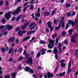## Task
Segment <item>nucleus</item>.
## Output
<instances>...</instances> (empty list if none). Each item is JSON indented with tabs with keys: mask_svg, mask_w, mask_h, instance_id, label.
Segmentation results:
<instances>
[{
	"mask_svg": "<svg viewBox=\"0 0 78 78\" xmlns=\"http://www.w3.org/2000/svg\"><path fill=\"white\" fill-rule=\"evenodd\" d=\"M19 11H20V7L17 8L16 10H14L11 12H9L5 15V17L6 19H9L11 17V13L13 16L16 15V14H18L19 13Z\"/></svg>",
	"mask_w": 78,
	"mask_h": 78,
	"instance_id": "1",
	"label": "nucleus"
},
{
	"mask_svg": "<svg viewBox=\"0 0 78 78\" xmlns=\"http://www.w3.org/2000/svg\"><path fill=\"white\" fill-rule=\"evenodd\" d=\"M68 23H66V30L68 29V28H69V24L70 25L72 24V27H73V26H74V25L75 24V23H74V22L72 20H68Z\"/></svg>",
	"mask_w": 78,
	"mask_h": 78,
	"instance_id": "2",
	"label": "nucleus"
},
{
	"mask_svg": "<svg viewBox=\"0 0 78 78\" xmlns=\"http://www.w3.org/2000/svg\"><path fill=\"white\" fill-rule=\"evenodd\" d=\"M53 53L55 55V57L56 59H58V51L57 48L54 47V48Z\"/></svg>",
	"mask_w": 78,
	"mask_h": 78,
	"instance_id": "3",
	"label": "nucleus"
},
{
	"mask_svg": "<svg viewBox=\"0 0 78 78\" xmlns=\"http://www.w3.org/2000/svg\"><path fill=\"white\" fill-rule=\"evenodd\" d=\"M76 39V35H73L72 37V38L71 39V41L72 42L76 43V41H75V39Z\"/></svg>",
	"mask_w": 78,
	"mask_h": 78,
	"instance_id": "4",
	"label": "nucleus"
},
{
	"mask_svg": "<svg viewBox=\"0 0 78 78\" xmlns=\"http://www.w3.org/2000/svg\"><path fill=\"white\" fill-rule=\"evenodd\" d=\"M26 63L27 64H30V65H32L33 64V60L31 57L27 58V60L26 61Z\"/></svg>",
	"mask_w": 78,
	"mask_h": 78,
	"instance_id": "5",
	"label": "nucleus"
},
{
	"mask_svg": "<svg viewBox=\"0 0 78 78\" xmlns=\"http://www.w3.org/2000/svg\"><path fill=\"white\" fill-rule=\"evenodd\" d=\"M25 71H27V72H29L30 71V72L31 73H34V71L33 70V69H31L30 68L26 66V69H24Z\"/></svg>",
	"mask_w": 78,
	"mask_h": 78,
	"instance_id": "6",
	"label": "nucleus"
},
{
	"mask_svg": "<svg viewBox=\"0 0 78 78\" xmlns=\"http://www.w3.org/2000/svg\"><path fill=\"white\" fill-rule=\"evenodd\" d=\"M34 25H35V23H32L30 24V30H33V29L35 28V27L34 26Z\"/></svg>",
	"mask_w": 78,
	"mask_h": 78,
	"instance_id": "7",
	"label": "nucleus"
},
{
	"mask_svg": "<svg viewBox=\"0 0 78 78\" xmlns=\"http://www.w3.org/2000/svg\"><path fill=\"white\" fill-rule=\"evenodd\" d=\"M48 78H51V77L53 78V75L52 73H51L50 72H48L47 73Z\"/></svg>",
	"mask_w": 78,
	"mask_h": 78,
	"instance_id": "8",
	"label": "nucleus"
},
{
	"mask_svg": "<svg viewBox=\"0 0 78 78\" xmlns=\"http://www.w3.org/2000/svg\"><path fill=\"white\" fill-rule=\"evenodd\" d=\"M41 10L40 9V8H38V10L37 11V12L36 14V16L37 17H40L41 16V14H40V11Z\"/></svg>",
	"mask_w": 78,
	"mask_h": 78,
	"instance_id": "9",
	"label": "nucleus"
},
{
	"mask_svg": "<svg viewBox=\"0 0 78 78\" xmlns=\"http://www.w3.org/2000/svg\"><path fill=\"white\" fill-rule=\"evenodd\" d=\"M48 41H49L50 44H52V45H54V44H55V40L49 39H48Z\"/></svg>",
	"mask_w": 78,
	"mask_h": 78,
	"instance_id": "10",
	"label": "nucleus"
},
{
	"mask_svg": "<svg viewBox=\"0 0 78 78\" xmlns=\"http://www.w3.org/2000/svg\"><path fill=\"white\" fill-rule=\"evenodd\" d=\"M47 50L43 48L42 50H41V51L42 52L41 55H44L45 53V51H46Z\"/></svg>",
	"mask_w": 78,
	"mask_h": 78,
	"instance_id": "11",
	"label": "nucleus"
},
{
	"mask_svg": "<svg viewBox=\"0 0 78 78\" xmlns=\"http://www.w3.org/2000/svg\"><path fill=\"white\" fill-rule=\"evenodd\" d=\"M6 27L9 29V30H11V29H12V26H10L9 25H7L6 26Z\"/></svg>",
	"mask_w": 78,
	"mask_h": 78,
	"instance_id": "12",
	"label": "nucleus"
},
{
	"mask_svg": "<svg viewBox=\"0 0 78 78\" xmlns=\"http://www.w3.org/2000/svg\"><path fill=\"white\" fill-rule=\"evenodd\" d=\"M27 33V31H20V36H23V33Z\"/></svg>",
	"mask_w": 78,
	"mask_h": 78,
	"instance_id": "13",
	"label": "nucleus"
},
{
	"mask_svg": "<svg viewBox=\"0 0 78 78\" xmlns=\"http://www.w3.org/2000/svg\"><path fill=\"white\" fill-rule=\"evenodd\" d=\"M54 46V45L52 44L51 46V44H49L48 45V48L49 49H52V48H53Z\"/></svg>",
	"mask_w": 78,
	"mask_h": 78,
	"instance_id": "14",
	"label": "nucleus"
},
{
	"mask_svg": "<svg viewBox=\"0 0 78 78\" xmlns=\"http://www.w3.org/2000/svg\"><path fill=\"white\" fill-rule=\"evenodd\" d=\"M16 32H17V31H18V34L19 36H20V30H19V28L17 27L16 28Z\"/></svg>",
	"mask_w": 78,
	"mask_h": 78,
	"instance_id": "15",
	"label": "nucleus"
},
{
	"mask_svg": "<svg viewBox=\"0 0 78 78\" xmlns=\"http://www.w3.org/2000/svg\"><path fill=\"white\" fill-rule=\"evenodd\" d=\"M52 23H51V22L50 21H49L48 22V23H47V25H48V27H51Z\"/></svg>",
	"mask_w": 78,
	"mask_h": 78,
	"instance_id": "16",
	"label": "nucleus"
},
{
	"mask_svg": "<svg viewBox=\"0 0 78 78\" xmlns=\"http://www.w3.org/2000/svg\"><path fill=\"white\" fill-rule=\"evenodd\" d=\"M30 38V36H28L27 37H25L23 39V41H27L28 39H29Z\"/></svg>",
	"mask_w": 78,
	"mask_h": 78,
	"instance_id": "17",
	"label": "nucleus"
},
{
	"mask_svg": "<svg viewBox=\"0 0 78 78\" xmlns=\"http://www.w3.org/2000/svg\"><path fill=\"white\" fill-rule=\"evenodd\" d=\"M14 37H12V39L11 38H10L9 40V42H14Z\"/></svg>",
	"mask_w": 78,
	"mask_h": 78,
	"instance_id": "18",
	"label": "nucleus"
},
{
	"mask_svg": "<svg viewBox=\"0 0 78 78\" xmlns=\"http://www.w3.org/2000/svg\"><path fill=\"white\" fill-rule=\"evenodd\" d=\"M44 16H48L50 15V12H45L44 13Z\"/></svg>",
	"mask_w": 78,
	"mask_h": 78,
	"instance_id": "19",
	"label": "nucleus"
},
{
	"mask_svg": "<svg viewBox=\"0 0 78 78\" xmlns=\"http://www.w3.org/2000/svg\"><path fill=\"white\" fill-rule=\"evenodd\" d=\"M65 74H66V72H64L62 73H59V76L62 77L63 76H64Z\"/></svg>",
	"mask_w": 78,
	"mask_h": 78,
	"instance_id": "20",
	"label": "nucleus"
},
{
	"mask_svg": "<svg viewBox=\"0 0 78 78\" xmlns=\"http://www.w3.org/2000/svg\"><path fill=\"white\" fill-rule=\"evenodd\" d=\"M11 53H13V49L10 48V50H9L8 54H11Z\"/></svg>",
	"mask_w": 78,
	"mask_h": 78,
	"instance_id": "21",
	"label": "nucleus"
},
{
	"mask_svg": "<svg viewBox=\"0 0 78 78\" xmlns=\"http://www.w3.org/2000/svg\"><path fill=\"white\" fill-rule=\"evenodd\" d=\"M40 44H45L46 42L44 41H39Z\"/></svg>",
	"mask_w": 78,
	"mask_h": 78,
	"instance_id": "22",
	"label": "nucleus"
},
{
	"mask_svg": "<svg viewBox=\"0 0 78 78\" xmlns=\"http://www.w3.org/2000/svg\"><path fill=\"white\" fill-rule=\"evenodd\" d=\"M59 48V50L60 51V52H61L62 51V50H61V44H58V47Z\"/></svg>",
	"mask_w": 78,
	"mask_h": 78,
	"instance_id": "23",
	"label": "nucleus"
},
{
	"mask_svg": "<svg viewBox=\"0 0 78 78\" xmlns=\"http://www.w3.org/2000/svg\"><path fill=\"white\" fill-rule=\"evenodd\" d=\"M75 54L76 57H78V49L76 50Z\"/></svg>",
	"mask_w": 78,
	"mask_h": 78,
	"instance_id": "24",
	"label": "nucleus"
},
{
	"mask_svg": "<svg viewBox=\"0 0 78 78\" xmlns=\"http://www.w3.org/2000/svg\"><path fill=\"white\" fill-rule=\"evenodd\" d=\"M71 60H70L69 62V64L68 65V69H70V67H71Z\"/></svg>",
	"mask_w": 78,
	"mask_h": 78,
	"instance_id": "25",
	"label": "nucleus"
},
{
	"mask_svg": "<svg viewBox=\"0 0 78 78\" xmlns=\"http://www.w3.org/2000/svg\"><path fill=\"white\" fill-rule=\"evenodd\" d=\"M66 6L67 8L70 7V4L67 3L66 4Z\"/></svg>",
	"mask_w": 78,
	"mask_h": 78,
	"instance_id": "26",
	"label": "nucleus"
},
{
	"mask_svg": "<svg viewBox=\"0 0 78 78\" xmlns=\"http://www.w3.org/2000/svg\"><path fill=\"white\" fill-rule=\"evenodd\" d=\"M72 31H73V29H70L69 30V34H72Z\"/></svg>",
	"mask_w": 78,
	"mask_h": 78,
	"instance_id": "27",
	"label": "nucleus"
},
{
	"mask_svg": "<svg viewBox=\"0 0 78 78\" xmlns=\"http://www.w3.org/2000/svg\"><path fill=\"white\" fill-rule=\"evenodd\" d=\"M19 2H20V0H17V1H16L15 2V5H17V3Z\"/></svg>",
	"mask_w": 78,
	"mask_h": 78,
	"instance_id": "28",
	"label": "nucleus"
},
{
	"mask_svg": "<svg viewBox=\"0 0 78 78\" xmlns=\"http://www.w3.org/2000/svg\"><path fill=\"white\" fill-rule=\"evenodd\" d=\"M71 71H72V69H71L69 68L68 70V74L70 73Z\"/></svg>",
	"mask_w": 78,
	"mask_h": 78,
	"instance_id": "29",
	"label": "nucleus"
},
{
	"mask_svg": "<svg viewBox=\"0 0 78 78\" xmlns=\"http://www.w3.org/2000/svg\"><path fill=\"white\" fill-rule=\"evenodd\" d=\"M5 5L6 6H8L9 5V4L8 3V1H6L5 2Z\"/></svg>",
	"mask_w": 78,
	"mask_h": 78,
	"instance_id": "30",
	"label": "nucleus"
},
{
	"mask_svg": "<svg viewBox=\"0 0 78 78\" xmlns=\"http://www.w3.org/2000/svg\"><path fill=\"white\" fill-rule=\"evenodd\" d=\"M2 22L3 23H6V21H5V18H3L2 20Z\"/></svg>",
	"mask_w": 78,
	"mask_h": 78,
	"instance_id": "31",
	"label": "nucleus"
},
{
	"mask_svg": "<svg viewBox=\"0 0 78 78\" xmlns=\"http://www.w3.org/2000/svg\"><path fill=\"white\" fill-rule=\"evenodd\" d=\"M30 6V9H33L34 8V6L33 5H31Z\"/></svg>",
	"mask_w": 78,
	"mask_h": 78,
	"instance_id": "32",
	"label": "nucleus"
},
{
	"mask_svg": "<svg viewBox=\"0 0 78 78\" xmlns=\"http://www.w3.org/2000/svg\"><path fill=\"white\" fill-rule=\"evenodd\" d=\"M64 17L62 18V20L60 21V23H64Z\"/></svg>",
	"mask_w": 78,
	"mask_h": 78,
	"instance_id": "33",
	"label": "nucleus"
},
{
	"mask_svg": "<svg viewBox=\"0 0 78 78\" xmlns=\"http://www.w3.org/2000/svg\"><path fill=\"white\" fill-rule=\"evenodd\" d=\"M59 39V37H58L56 39V44H58V41H59L58 40Z\"/></svg>",
	"mask_w": 78,
	"mask_h": 78,
	"instance_id": "34",
	"label": "nucleus"
},
{
	"mask_svg": "<svg viewBox=\"0 0 78 78\" xmlns=\"http://www.w3.org/2000/svg\"><path fill=\"white\" fill-rule=\"evenodd\" d=\"M61 67H66V64L64 63H62L61 64Z\"/></svg>",
	"mask_w": 78,
	"mask_h": 78,
	"instance_id": "35",
	"label": "nucleus"
},
{
	"mask_svg": "<svg viewBox=\"0 0 78 78\" xmlns=\"http://www.w3.org/2000/svg\"><path fill=\"white\" fill-rule=\"evenodd\" d=\"M12 76L13 78H14L16 76V75L15 73H13L11 74V75Z\"/></svg>",
	"mask_w": 78,
	"mask_h": 78,
	"instance_id": "36",
	"label": "nucleus"
},
{
	"mask_svg": "<svg viewBox=\"0 0 78 78\" xmlns=\"http://www.w3.org/2000/svg\"><path fill=\"white\" fill-rule=\"evenodd\" d=\"M70 16H71V13L70 12H69L67 13V16L68 17H70Z\"/></svg>",
	"mask_w": 78,
	"mask_h": 78,
	"instance_id": "37",
	"label": "nucleus"
},
{
	"mask_svg": "<svg viewBox=\"0 0 78 78\" xmlns=\"http://www.w3.org/2000/svg\"><path fill=\"white\" fill-rule=\"evenodd\" d=\"M9 76H10L9 75H6L4 77L5 78H9Z\"/></svg>",
	"mask_w": 78,
	"mask_h": 78,
	"instance_id": "38",
	"label": "nucleus"
},
{
	"mask_svg": "<svg viewBox=\"0 0 78 78\" xmlns=\"http://www.w3.org/2000/svg\"><path fill=\"white\" fill-rule=\"evenodd\" d=\"M55 13H56V11L53 10L51 14L52 15H54Z\"/></svg>",
	"mask_w": 78,
	"mask_h": 78,
	"instance_id": "39",
	"label": "nucleus"
},
{
	"mask_svg": "<svg viewBox=\"0 0 78 78\" xmlns=\"http://www.w3.org/2000/svg\"><path fill=\"white\" fill-rule=\"evenodd\" d=\"M41 56V53L39 52H38L37 54V57H39Z\"/></svg>",
	"mask_w": 78,
	"mask_h": 78,
	"instance_id": "40",
	"label": "nucleus"
},
{
	"mask_svg": "<svg viewBox=\"0 0 78 78\" xmlns=\"http://www.w3.org/2000/svg\"><path fill=\"white\" fill-rule=\"evenodd\" d=\"M26 27H27L25 26V25H24L23 27H22V29H23V30H25V29H26Z\"/></svg>",
	"mask_w": 78,
	"mask_h": 78,
	"instance_id": "41",
	"label": "nucleus"
},
{
	"mask_svg": "<svg viewBox=\"0 0 78 78\" xmlns=\"http://www.w3.org/2000/svg\"><path fill=\"white\" fill-rule=\"evenodd\" d=\"M24 25V26H25L26 27H27V26H28V25H29V22L27 23Z\"/></svg>",
	"mask_w": 78,
	"mask_h": 78,
	"instance_id": "42",
	"label": "nucleus"
},
{
	"mask_svg": "<svg viewBox=\"0 0 78 78\" xmlns=\"http://www.w3.org/2000/svg\"><path fill=\"white\" fill-rule=\"evenodd\" d=\"M57 36V35H56V34H54V35H53L52 36V37L53 38H55V37H56Z\"/></svg>",
	"mask_w": 78,
	"mask_h": 78,
	"instance_id": "43",
	"label": "nucleus"
},
{
	"mask_svg": "<svg viewBox=\"0 0 78 78\" xmlns=\"http://www.w3.org/2000/svg\"><path fill=\"white\" fill-rule=\"evenodd\" d=\"M31 34V32L30 31H29L27 33V34L28 35H30Z\"/></svg>",
	"mask_w": 78,
	"mask_h": 78,
	"instance_id": "44",
	"label": "nucleus"
},
{
	"mask_svg": "<svg viewBox=\"0 0 78 78\" xmlns=\"http://www.w3.org/2000/svg\"><path fill=\"white\" fill-rule=\"evenodd\" d=\"M20 18V16H18L17 18H16V21H19V18Z\"/></svg>",
	"mask_w": 78,
	"mask_h": 78,
	"instance_id": "45",
	"label": "nucleus"
},
{
	"mask_svg": "<svg viewBox=\"0 0 78 78\" xmlns=\"http://www.w3.org/2000/svg\"><path fill=\"white\" fill-rule=\"evenodd\" d=\"M62 23V28H64V25H65V24H64V23Z\"/></svg>",
	"mask_w": 78,
	"mask_h": 78,
	"instance_id": "46",
	"label": "nucleus"
},
{
	"mask_svg": "<svg viewBox=\"0 0 78 78\" xmlns=\"http://www.w3.org/2000/svg\"><path fill=\"white\" fill-rule=\"evenodd\" d=\"M15 19H16V18L14 17H13L12 18V21H14L15 20Z\"/></svg>",
	"mask_w": 78,
	"mask_h": 78,
	"instance_id": "47",
	"label": "nucleus"
},
{
	"mask_svg": "<svg viewBox=\"0 0 78 78\" xmlns=\"http://www.w3.org/2000/svg\"><path fill=\"white\" fill-rule=\"evenodd\" d=\"M65 43L66 45H67L68 44V41L67 40H65Z\"/></svg>",
	"mask_w": 78,
	"mask_h": 78,
	"instance_id": "48",
	"label": "nucleus"
},
{
	"mask_svg": "<svg viewBox=\"0 0 78 78\" xmlns=\"http://www.w3.org/2000/svg\"><path fill=\"white\" fill-rule=\"evenodd\" d=\"M2 52H5V49L4 48H2Z\"/></svg>",
	"mask_w": 78,
	"mask_h": 78,
	"instance_id": "49",
	"label": "nucleus"
},
{
	"mask_svg": "<svg viewBox=\"0 0 78 78\" xmlns=\"http://www.w3.org/2000/svg\"><path fill=\"white\" fill-rule=\"evenodd\" d=\"M65 35H66V34L65 33V32H62V36H65Z\"/></svg>",
	"mask_w": 78,
	"mask_h": 78,
	"instance_id": "50",
	"label": "nucleus"
},
{
	"mask_svg": "<svg viewBox=\"0 0 78 78\" xmlns=\"http://www.w3.org/2000/svg\"><path fill=\"white\" fill-rule=\"evenodd\" d=\"M54 23H55V24H56V23H57V20H55L54 21Z\"/></svg>",
	"mask_w": 78,
	"mask_h": 78,
	"instance_id": "51",
	"label": "nucleus"
},
{
	"mask_svg": "<svg viewBox=\"0 0 78 78\" xmlns=\"http://www.w3.org/2000/svg\"><path fill=\"white\" fill-rule=\"evenodd\" d=\"M3 1L0 2V6H2V5H3Z\"/></svg>",
	"mask_w": 78,
	"mask_h": 78,
	"instance_id": "52",
	"label": "nucleus"
},
{
	"mask_svg": "<svg viewBox=\"0 0 78 78\" xmlns=\"http://www.w3.org/2000/svg\"><path fill=\"white\" fill-rule=\"evenodd\" d=\"M58 67H57L55 69V72H56V71H58Z\"/></svg>",
	"mask_w": 78,
	"mask_h": 78,
	"instance_id": "53",
	"label": "nucleus"
},
{
	"mask_svg": "<svg viewBox=\"0 0 78 78\" xmlns=\"http://www.w3.org/2000/svg\"><path fill=\"white\" fill-rule=\"evenodd\" d=\"M64 61H65L64 59L62 60L60 62V63H62V62H64Z\"/></svg>",
	"mask_w": 78,
	"mask_h": 78,
	"instance_id": "54",
	"label": "nucleus"
},
{
	"mask_svg": "<svg viewBox=\"0 0 78 78\" xmlns=\"http://www.w3.org/2000/svg\"><path fill=\"white\" fill-rule=\"evenodd\" d=\"M30 4H34V2H33V1H31L30 2Z\"/></svg>",
	"mask_w": 78,
	"mask_h": 78,
	"instance_id": "55",
	"label": "nucleus"
},
{
	"mask_svg": "<svg viewBox=\"0 0 78 78\" xmlns=\"http://www.w3.org/2000/svg\"><path fill=\"white\" fill-rule=\"evenodd\" d=\"M7 33H8V32L5 31V32H4V34H3V35H5V34H7Z\"/></svg>",
	"mask_w": 78,
	"mask_h": 78,
	"instance_id": "56",
	"label": "nucleus"
},
{
	"mask_svg": "<svg viewBox=\"0 0 78 78\" xmlns=\"http://www.w3.org/2000/svg\"><path fill=\"white\" fill-rule=\"evenodd\" d=\"M27 53V50H25L23 52V55H26V54Z\"/></svg>",
	"mask_w": 78,
	"mask_h": 78,
	"instance_id": "57",
	"label": "nucleus"
},
{
	"mask_svg": "<svg viewBox=\"0 0 78 78\" xmlns=\"http://www.w3.org/2000/svg\"><path fill=\"white\" fill-rule=\"evenodd\" d=\"M28 3H29V2H27V3H25L24 5L23 6H26V5H28Z\"/></svg>",
	"mask_w": 78,
	"mask_h": 78,
	"instance_id": "58",
	"label": "nucleus"
},
{
	"mask_svg": "<svg viewBox=\"0 0 78 78\" xmlns=\"http://www.w3.org/2000/svg\"><path fill=\"white\" fill-rule=\"evenodd\" d=\"M27 11V9H26V8H24V9L23 10V12H25Z\"/></svg>",
	"mask_w": 78,
	"mask_h": 78,
	"instance_id": "59",
	"label": "nucleus"
},
{
	"mask_svg": "<svg viewBox=\"0 0 78 78\" xmlns=\"http://www.w3.org/2000/svg\"><path fill=\"white\" fill-rule=\"evenodd\" d=\"M47 52H49L50 53H51L52 52V51L51 50H48L47 51Z\"/></svg>",
	"mask_w": 78,
	"mask_h": 78,
	"instance_id": "60",
	"label": "nucleus"
},
{
	"mask_svg": "<svg viewBox=\"0 0 78 78\" xmlns=\"http://www.w3.org/2000/svg\"><path fill=\"white\" fill-rule=\"evenodd\" d=\"M20 17H23V18H25V16L24 15H21L20 16Z\"/></svg>",
	"mask_w": 78,
	"mask_h": 78,
	"instance_id": "61",
	"label": "nucleus"
},
{
	"mask_svg": "<svg viewBox=\"0 0 78 78\" xmlns=\"http://www.w3.org/2000/svg\"><path fill=\"white\" fill-rule=\"evenodd\" d=\"M75 14H76V12H73V16H75Z\"/></svg>",
	"mask_w": 78,
	"mask_h": 78,
	"instance_id": "62",
	"label": "nucleus"
},
{
	"mask_svg": "<svg viewBox=\"0 0 78 78\" xmlns=\"http://www.w3.org/2000/svg\"><path fill=\"white\" fill-rule=\"evenodd\" d=\"M23 59V58L22 57H21L20 58V61H21V60H22Z\"/></svg>",
	"mask_w": 78,
	"mask_h": 78,
	"instance_id": "63",
	"label": "nucleus"
},
{
	"mask_svg": "<svg viewBox=\"0 0 78 78\" xmlns=\"http://www.w3.org/2000/svg\"><path fill=\"white\" fill-rule=\"evenodd\" d=\"M4 27V26H2L1 27H0V29H2V28H3Z\"/></svg>",
	"mask_w": 78,
	"mask_h": 78,
	"instance_id": "64",
	"label": "nucleus"
}]
</instances>
